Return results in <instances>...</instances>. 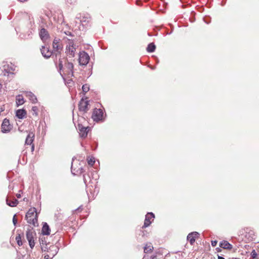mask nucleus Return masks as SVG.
<instances>
[{"label":"nucleus","mask_w":259,"mask_h":259,"mask_svg":"<svg viewBox=\"0 0 259 259\" xmlns=\"http://www.w3.org/2000/svg\"><path fill=\"white\" fill-rule=\"evenodd\" d=\"M25 219L28 224L34 227L38 226V214L35 207L30 208L25 215Z\"/></svg>","instance_id":"obj_1"},{"label":"nucleus","mask_w":259,"mask_h":259,"mask_svg":"<svg viewBox=\"0 0 259 259\" xmlns=\"http://www.w3.org/2000/svg\"><path fill=\"white\" fill-rule=\"evenodd\" d=\"M65 62V66L63 67V61L61 59H59V67L60 70H65V71L68 75L71 74L72 76L73 75V65L71 62H69L68 61L64 60Z\"/></svg>","instance_id":"obj_2"},{"label":"nucleus","mask_w":259,"mask_h":259,"mask_svg":"<svg viewBox=\"0 0 259 259\" xmlns=\"http://www.w3.org/2000/svg\"><path fill=\"white\" fill-rule=\"evenodd\" d=\"M26 238L29 242L30 247L32 249L35 245L34 239L36 238V233L32 229H28L26 231Z\"/></svg>","instance_id":"obj_3"},{"label":"nucleus","mask_w":259,"mask_h":259,"mask_svg":"<svg viewBox=\"0 0 259 259\" xmlns=\"http://www.w3.org/2000/svg\"><path fill=\"white\" fill-rule=\"evenodd\" d=\"M76 45H74L72 41H69V45L66 47L65 53L69 58H73L75 56L76 51Z\"/></svg>","instance_id":"obj_4"},{"label":"nucleus","mask_w":259,"mask_h":259,"mask_svg":"<svg viewBox=\"0 0 259 259\" xmlns=\"http://www.w3.org/2000/svg\"><path fill=\"white\" fill-rule=\"evenodd\" d=\"M90 59L88 54L84 51H82L79 54V63L80 65H86Z\"/></svg>","instance_id":"obj_5"},{"label":"nucleus","mask_w":259,"mask_h":259,"mask_svg":"<svg viewBox=\"0 0 259 259\" xmlns=\"http://www.w3.org/2000/svg\"><path fill=\"white\" fill-rule=\"evenodd\" d=\"M103 110L101 109H94L92 115V118H93V120L96 122H98L100 120H102L103 119Z\"/></svg>","instance_id":"obj_6"},{"label":"nucleus","mask_w":259,"mask_h":259,"mask_svg":"<svg viewBox=\"0 0 259 259\" xmlns=\"http://www.w3.org/2000/svg\"><path fill=\"white\" fill-rule=\"evenodd\" d=\"M13 126L10 124L9 120L5 118L1 125L2 132L3 133H8L12 129Z\"/></svg>","instance_id":"obj_7"},{"label":"nucleus","mask_w":259,"mask_h":259,"mask_svg":"<svg viewBox=\"0 0 259 259\" xmlns=\"http://www.w3.org/2000/svg\"><path fill=\"white\" fill-rule=\"evenodd\" d=\"M77 129L78 130L80 136L81 138H84L87 136L88 133L90 130V127L89 126L85 127L81 124L78 123Z\"/></svg>","instance_id":"obj_8"},{"label":"nucleus","mask_w":259,"mask_h":259,"mask_svg":"<svg viewBox=\"0 0 259 259\" xmlns=\"http://www.w3.org/2000/svg\"><path fill=\"white\" fill-rule=\"evenodd\" d=\"M89 101H84L82 99L79 103L78 108L80 112H82L83 113L87 112L89 110Z\"/></svg>","instance_id":"obj_9"},{"label":"nucleus","mask_w":259,"mask_h":259,"mask_svg":"<svg viewBox=\"0 0 259 259\" xmlns=\"http://www.w3.org/2000/svg\"><path fill=\"white\" fill-rule=\"evenodd\" d=\"M60 39L58 38H55L53 42V48L55 51L57 52L56 54V56H57L58 54H60V51L62 49V46L60 42Z\"/></svg>","instance_id":"obj_10"},{"label":"nucleus","mask_w":259,"mask_h":259,"mask_svg":"<svg viewBox=\"0 0 259 259\" xmlns=\"http://www.w3.org/2000/svg\"><path fill=\"white\" fill-rule=\"evenodd\" d=\"M155 216L153 213L148 212L145 216V219L143 228L148 227L151 224V219H153Z\"/></svg>","instance_id":"obj_11"},{"label":"nucleus","mask_w":259,"mask_h":259,"mask_svg":"<svg viewBox=\"0 0 259 259\" xmlns=\"http://www.w3.org/2000/svg\"><path fill=\"white\" fill-rule=\"evenodd\" d=\"M59 247L55 245H51L49 248H47V252L51 255V257H54L59 251Z\"/></svg>","instance_id":"obj_12"},{"label":"nucleus","mask_w":259,"mask_h":259,"mask_svg":"<svg viewBox=\"0 0 259 259\" xmlns=\"http://www.w3.org/2000/svg\"><path fill=\"white\" fill-rule=\"evenodd\" d=\"M199 234L197 232H193L188 234L187 240L189 241L191 245H193L196 238H198Z\"/></svg>","instance_id":"obj_13"},{"label":"nucleus","mask_w":259,"mask_h":259,"mask_svg":"<svg viewBox=\"0 0 259 259\" xmlns=\"http://www.w3.org/2000/svg\"><path fill=\"white\" fill-rule=\"evenodd\" d=\"M39 36L43 41H46L49 37L48 31L45 28H41L39 32Z\"/></svg>","instance_id":"obj_14"},{"label":"nucleus","mask_w":259,"mask_h":259,"mask_svg":"<svg viewBox=\"0 0 259 259\" xmlns=\"http://www.w3.org/2000/svg\"><path fill=\"white\" fill-rule=\"evenodd\" d=\"M41 53L42 55L46 58H49L52 55V52H51L48 48L42 46L40 49Z\"/></svg>","instance_id":"obj_15"},{"label":"nucleus","mask_w":259,"mask_h":259,"mask_svg":"<svg viewBox=\"0 0 259 259\" xmlns=\"http://www.w3.org/2000/svg\"><path fill=\"white\" fill-rule=\"evenodd\" d=\"M34 134L32 132H30L25 140V145H31L33 144V142L34 141Z\"/></svg>","instance_id":"obj_16"},{"label":"nucleus","mask_w":259,"mask_h":259,"mask_svg":"<svg viewBox=\"0 0 259 259\" xmlns=\"http://www.w3.org/2000/svg\"><path fill=\"white\" fill-rule=\"evenodd\" d=\"M25 96L27 98L29 99V100L32 103H36L37 102V99L35 95L31 92H26L25 93Z\"/></svg>","instance_id":"obj_17"},{"label":"nucleus","mask_w":259,"mask_h":259,"mask_svg":"<svg viewBox=\"0 0 259 259\" xmlns=\"http://www.w3.org/2000/svg\"><path fill=\"white\" fill-rule=\"evenodd\" d=\"M220 247L226 249L231 250L233 248L232 245L229 243L227 241L223 240L220 243Z\"/></svg>","instance_id":"obj_18"},{"label":"nucleus","mask_w":259,"mask_h":259,"mask_svg":"<svg viewBox=\"0 0 259 259\" xmlns=\"http://www.w3.org/2000/svg\"><path fill=\"white\" fill-rule=\"evenodd\" d=\"M6 202H7V204L11 207L16 206L18 203V200L15 198L11 199L8 198L6 199Z\"/></svg>","instance_id":"obj_19"},{"label":"nucleus","mask_w":259,"mask_h":259,"mask_svg":"<svg viewBox=\"0 0 259 259\" xmlns=\"http://www.w3.org/2000/svg\"><path fill=\"white\" fill-rule=\"evenodd\" d=\"M42 234L45 235H48L50 233L49 226L47 223H44L41 230Z\"/></svg>","instance_id":"obj_20"},{"label":"nucleus","mask_w":259,"mask_h":259,"mask_svg":"<svg viewBox=\"0 0 259 259\" xmlns=\"http://www.w3.org/2000/svg\"><path fill=\"white\" fill-rule=\"evenodd\" d=\"M26 115V112L24 109H18L16 111V116L19 119H23Z\"/></svg>","instance_id":"obj_21"},{"label":"nucleus","mask_w":259,"mask_h":259,"mask_svg":"<svg viewBox=\"0 0 259 259\" xmlns=\"http://www.w3.org/2000/svg\"><path fill=\"white\" fill-rule=\"evenodd\" d=\"M16 103L17 107L24 103V98L22 95H19L16 96Z\"/></svg>","instance_id":"obj_22"},{"label":"nucleus","mask_w":259,"mask_h":259,"mask_svg":"<svg viewBox=\"0 0 259 259\" xmlns=\"http://www.w3.org/2000/svg\"><path fill=\"white\" fill-rule=\"evenodd\" d=\"M155 49H156L155 45H154V43L152 42V43H150L148 45L147 48V52H148L149 53H152L155 51Z\"/></svg>","instance_id":"obj_23"},{"label":"nucleus","mask_w":259,"mask_h":259,"mask_svg":"<svg viewBox=\"0 0 259 259\" xmlns=\"http://www.w3.org/2000/svg\"><path fill=\"white\" fill-rule=\"evenodd\" d=\"M153 249V247L151 245V244H147L144 247V252L148 253L151 251Z\"/></svg>","instance_id":"obj_24"},{"label":"nucleus","mask_w":259,"mask_h":259,"mask_svg":"<svg viewBox=\"0 0 259 259\" xmlns=\"http://www.w3.org/2000/svg\"><path fill=\"white\" fill-rule=\"evenodd\" d=\"M247 236H248V239L250 240H253V239H255L254 238V233L253 231H251L250 232H249L246 235V236L247 237Z\"/></svg>","instance_id":"obj_25"},{"label":"nucleus","mask_w":259,"mask_h":259,"mask_svg":"<svg viewBox=\"0 0 259 259\" xmlns=\"http://www.w3.org/2000/svg\"><path fill=\"white\" fill-rule=\"evenodd\" d=\"M83 92L85 94L90 90V85L88 84H83L82 87Z\"/></svg>","instance_id":"obj_26"},{"label":"nucleus","mask_w":259,"mask_h":259,"mask_svg":"<svg viewBox=\"0 0 259 259\" xmlns=\"http://www.w3.org/2000/svg\"><path fill=\"white\" fill-rule=\"evenodd\" d=\"M38 108L36 106H33L32 107V114L33 115L37 116L38 115Z\"/></svg>","instance_id":"obj_27"},{"label":"nucleus","mask_w":259,"mask_h":259,"mask_svg":"<svg viewBox=\"0 0 259 259\" xmlns=\"http://www.w3.org/2000/svg\"><path fill=\"white\" fill-rule=\"evenodd\" d=\"M16 240L17 243L19 246H21L22 245V242L21 241V237L20 234H18L16 237Z\"/></svg>","instance_id":"obj_28"},{"label":"nucleus","mask_w":259,"mask_h":259,"mask_svg":"<svg viewBox=\"0 0 259 259\" xmlns=\"http://www.w3.org/2000/svg\"><path fill=\"white\" fill-rule=\"evenodd\" d=\"M258 256V254L256 252L255 250H253L251 252V256L253 258H257Z\"/></svg>","instance_id":"obj_29"},{"label":"nucleus","mask_w":259,"mask_h":259,"mask_svg":"<svg viewBox=\"0 0 259 259\" xmlns=\"http://www.w3.org/2000/svg\"><path fill=\"white\" fill-rule=\"evenodd\" d=\"M80 22L83 25V22H89L88 18H87L86 17H82V18H80Z\"/></svg>","instance_id":"obj_30"},{"label":"nucleus","mask_w":259,"mask_h":259,"mask_svg":"<svg viewBox=\"0 0 259 259\" xmlns=\"http://www.w3.org/2000/svg\"><path fill=\"white\" fill-rule=\"evenodd\" d=\"M95 159L94 158H90V159H88V164L91 166H93L95 163Z\"/></svg>","instance_id":"obj_31"},{"label":"nucleus","mask_w":259,"mask_h":259,"mask_svg":"<svg viewBox=\"0 0 259 259\" xmlns=\"http://www.w3.org/2000/svg\"><path fill=\"white\" fill-rule=\"evenodd\" d=\"M16 215L15 214L13 218V224L14 226H16L17 223V220L16 218Z\"/></svg>","instance_id":"obj_32"},{"label":"nucleus","mask_w":259,"mask_h":259,"mask_svg":"<svg viewBox=\"0 0 259 259\" xmlns=\"http://www.w3.org/2000/svg\"><path fill=\"white\" fill-rule=\"evenodd\" d=\"M53 257H51V255L49 253L47 254H45L44 258L45 259H52Z\"/></svg>","instance_id":"obj_33"},{"label":"nucleus","mask_w":259,"mask_h":259,"mask_svg":"<svg viewBox=\"0 0 259 259\" xmlns=\"http://www.w3.org/2000/svg\"><path fill=\"white\" fill-rule=\"evenodd\" d=\"M217 243H218V241L217 240H214V241H211V245L213 247L217 245Z\"/></svg>","instance_id":"obj_34"},{"label":"nucleus","mask_w":259,"mask_h":259,"mask_svg":"<svg viewBox=\"0 0 259 259\" xmlns=\"http://www.w3.org/2000/svg\"><path fill=\"white\" fill-rule=\"evenodd\" d=\"M67 3L69 4H72L75 2V0H66Z\"/></svg>","instance_id":"obj_35"},{"label":"nucleus","mask_w":259,"mask_h":259,"mask_svg":"<svg viewBox=\"0 0 259 259\" xmlns=\"http://www.w3.org/2000/svg\"><path fill=\"white\" fill-rule=\"evenodd\" d=\"M47 248H49L47 244H46L45 246L41 247L42 251H47Z\"/></svg>","instance_id":"obj_36"},{"label":"nucleus","mask_w":259,"mask_h":259,"mask_svg":"<svg viewBox=\"0 0 259 259\" xmlns=\"http://www.w3.org/2000/svg\"><path fill=\"white\" fill-rule=\"evenodd\" d=\"M71 172H72V174H73V175H76L75 174V169H73V165L72 164L71 165Z\"/></svg>","instance_id":"obj_37"},{"label":"nucleus","mask_w":259,"mask_h":259,"mask_svg":"<svg viewBox=\"0 0 259 259\" xmlns=\"http://www.w3.org/2000/svg\"><path fill=\"white\" fill-rule=\"evenodd\" d=\"M65 34L66 35H70V36H72L71 32H70L69 31H67V32H65Z\"/></svg>","instance_id":"obj_38"},{"label":"nucleus","mask_w":259,"mask_h":259,"mask_svg":"<svg viewBox=\"0 0 259 259\" xmlns=\"http://www.w3.org/2000/svg\"><path fill=\"white\" fill-rule=\"evenodd\" d=\"M31 146V151L33 152L34 150V144H32Z\"/></svg>","instance_id":"obj_39"},{"label":"nucleus","mask_w":259,"mask_h":259,"mask_svg":"<svg viewBox=\"0 0 259 259\" xmlns=\"http://www.w3.org/2000/svg\"><path fill=\"white\" fill-rule=\"evenodd\" d=\"M156 257V255H152L151 256H150V259H155V258Z\"/></svg>","instance_id":"obj_40"},{"label":"nucleus","mask_w":259,"mask_h":259,"mask_svg":"<svg viewBox=\"0 0 259 259\" xmlns=\"http://www.w3.org/2000/svg\"><path fill=\"white\" fill-rule=\"evenodd\" d=\"M79 170H80V171L79 172V174H81L83 171V169L82 167L79 168Z\"/></svg>","instance_id":"obj_41"},{"label":"nucleus","mask_w":259,"mask_h":259,"mask_svg":"<svg viewBox=\"0 0 259 259\" xmlns=\"http://www.w3.org/2000/svg\"><path fill=\"white\" fill-rule=\"evenodd\" d=\"M83 181L85 184L87 185V180L84 175H83Z\"/></svg>","instance_id":"obj_42"},{"label":"nucleus","mask_w":259,"mask_h":259,"mask_svg":"<svg viewBox=\"0 0 259 259\" xmlns=\"http://www.w3.org/2000/svg\"><path fill=\"white\" fill-rule=\"evenodd\" d=\"M218 259H225V258L223 256H220V255H218Z\"/></svg>","instance_id":"obj_43"},{"label":"nucleus","mask_w":259,"mask_h":259,"mask_svg":"<svg viewBox=\"0 0 259 259\" xmlns=\"http://www.w3.org/2000/svg\"><path fill=\"white\" fill-rule=\"evenodd\" d=\"M9 188L10 189L13 190V186H11V185H9Z\"/></svg>","instance_id":"obj_44"},{"label":"nucleus","mask_w":259,"mask_h":259,"mask_svg":"<svg viewBox=\"0 0 259 259\" xmlns=\"http://www.w3.org/2000/svg\"><path fill=\"white\" fill-rule=\"evenodd\" d=\"M16 196L18 198H20L21 197V195L20 194H17Z\"/></svg>","instance_id":"obj_45"},{"label":"nucleus","mask_w":259,"mask_h":259,"mask_svg":"<svg viewBox=\"0 0 259 259\" xmlns=\"http://www.w3.org/2000/svg\"><path fill=\"white\" fill-rule=\"evenodd\" d=\"M20 2H25V1H27V0H19Z\"/></svg>","instance_id":"obj_46"},{"label":"nucleus","mask_w":259,"mask_h":259,"mask_svg":"<svg viewBox=\"0 0 259 259\" xmlns=\"http://www.w3.org/2000/svg\"><path fill=\"white\" fill-rule=\"evenodd\" d=\"M143 259H148L146 256H144Z\"/></svg>","instance_id":"obj_47"},{"label":"nucleus","mask_w":259,"mask_h":259,"mask_svg":"<svg viewBox=\"0 0 259 259\" xmlns=\"http://www.w3.org/2000/svg\"><path fill=\"white\" fill-rule=\"evenodd\" d=\"M152 69H155V67H150Z\"/></svg>","instance_id":"obj_48"},{"label":"nucleus","mask_w":259,"mask_h":259,"mask_svg":"<svg viewBox=\"0 0 259 259\" xmlns=\"http://www.w3.org/2000/svg\"><path fill=\"white\" fill-rule=\"evenodd\" d=\"M2 88V84L0 83V90H1Z\"/></svg>","instance_id":"obj_49"},{"label":"nucleus","mask_w":259,"mask_h":259,"mask_svg":"<svg viewBox=\"0 0 259 259\" xmlns=\"http://www.w3.org/2000/svg\"><path fill=\"white\" fill-rule=\"evenodd\" d=\"M217 249L218 250V251H219L221 250V249L219 248H217Z\"/></svg>","instance_id":"obj_50"},{"label":"nucleus","mask_w":259,"mask_h":259,"mask_svg":"<svg viewBox=\"0 0 259 259\" xmlns=\"http://www.w3.org/2000/svg\"><path fill=\"white\" fill-rule=\"evenodd\" d=\"M230 259H240L239 258H234V257H233V258H230Z\"/></svg>","instance_id":"obj_51"},{"label":"nucleus","mask_w":259,"mask_h":259,"mask_svg":"<svg viewBox=\"0 0 259 259\" xmlns=\"http://www.w3.org/2000/svg\"><path fill=\"white\" fill-rule=\"evenodd\" d=\"M137 5H140V4L138 3V1L137 2Z\"/></svg>","instance_id":"obj_52"},{"label":"nucleus","mask_w":259,"mask_h":259,"mask_svg":"<svg viewBox=\"0 0 259 259\" xmlns=\"http://www.w3.org/2000/svg\"><path fill=\"white\" fill-rule=\"evenodd\" d=\"M180 1H182V0H179Z\"/></svg>","instance_id":"obj_53"}]
</instances>
